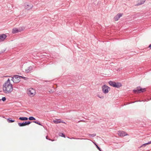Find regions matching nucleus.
<instances>
[{
    "instance_id": "nucleus-28",
    "label": "nucleus",
    "mask_w": 151,
    "mask_h": 151,
    "mask_svg": "<svg viewBox=\"0 0 151 151\" xmlns=\"http://www.w3.org/2000/svg\"><path fill=\"white\" fill-rule=\"evenodd\" d=\"M149 47H150L151 48V44L149 46Z\"/></svg>"
},
{
    "instance_id": "nucleus-20",
    "label": "nucleus",
    "mask_w": 151,
    "mask_h": 151,
    "mask_svg": "<svg viewBox=\"0 0 151 151\" xmlns=\"http://www.w3.org/2000/svg\"><path fill=\"white\" fill-rule=\"evenodd\" d=\"M59 136L65 138V135L63 133H60L59 134Z\"/></svg>"
},
{
    "instance_id": "nucleus-2",
    "label": "nucleus",
    "mask_w": 151,
    "mask_h": 151,
    "mask_svg": "<svg viewBox=\"0 0 151 151\" xmlns=\"http://www.w3.org/2000/svg\"><path fill=\"white\" fill-rule=\"evenodd\" d=\"M20 77L25 80L28 79V78H27L23 77L22 76H19L18 75H15L13 77L10 76L9 78L8 79H10V81H12L14 83H17L20 81Z\"/></svg>"
},
{
    "instance_id": "nucleus-3",
    "label": "nucleus",
    "mask_w": 151,
    "mask_h": 151,
    "mask_svg": "<svg viewBox=\"0 0 151 151\" xmlns=\"http://www.w3.org/2000/svg\"><path fill=\"white\" fill-rule=\"evenodd\" d=\"M24 29L23 27H20L19 28H14L12 30V32L15 34L23 31Z\"/></svg>"
},
{
    "instance_id": "nucleus-8",
    "label": "nucleus",
    "mask_w": 151,
    "mask_h": 151,
    "mask_svg": "<svg viewBox=\"0 0 151 151\" xmlns=\"http://www.w3.org/2000/svg\"><path fill=\"white\" fill-rule=\"evenodd\" d=\"M6 37V35L4 34L0 35V42L4 41Z\"/></svg>"
},
{
    "instance_id": "nucleus-12",
    "label": "nucleus",
    "mask_w": 151,
    "mask_h": 151,
    "mask_svg": "<svg viewBox=\"0 0 151 151\" xmlns=\"http://www.w3.org/2000/svg\"><path fill=\"white\" fill-rule=\"evenodd\" d=\"M32 69L31 67H26L25 68V71L27 73L29 72Z\"/></svg>"
},
{
    "instance_id": "nucleus-10",
    "label": "nucleus",
    "mask_w": 151,
    "mask_h": 151,
    "mask_svg": "<svg viewBox=\"0 0 151 151\" xmlns=\"http://www.w3.org/2000/svg\"><path fill=\"white\" fill-rule=\"evenodd\" d=\"M53 122L55 124H58L61 122L63 123V122L61 121V120L59 119H56L53 120Z\"/></svg>"
},
{
    "instance_id": "nucleus-16",
    "label": "nucleus",
    "mask_w": 151,
    "mask_h": 151,
    "mask_svg": "<svg viewBox=\"0 0 151 151\" xmlns=\"http://www.w3.org/2000/svg\"><path fill=\"white\" fill-rule=\"evenodd\" d=\"M109 83L110 85L111 86H112L114 87V86L115 84H116V83L115 82H112V81H110L109 82Z\"/></svg>"
},
{
    "instance_id": "nucleus-31",
    "label": "nucleus",
    "mask_w": 151,
    "mask_h": 151,
    "mask_svg": "<svg viewBox=\"0 0 151 151\" xmlns=\"http://www.w3.org/2000/svg\"><path fill=\"white\" fill-rule=\"evenodd\" d=\"M1 99H0V101H1Z\"/></svg>"
},
{
    "instance_id": "nucleus-1",
    "label": "nucleus",
    "mask_w": 151,
    "mask_h": 151,
    "mask_svg": "<svg viewBox=\"0 0 151 151\" xmlns=\"http://www.w3.org/2000/svg\"><path fill=\"white\" fill-rule=\"evenodd\" d=\"M2 89L3 92L6 94H9L13 91V85L11 83L10 79H8L7 81L4 83L2 86Z\"/></svg>"
},
{
    "instance_id": "nucleus-26",
    "label": "nucleus",
    "mask_w": 151,
    "mask_h": 151,
    "mask_svg": "<svg viewBox=\"0 0 151 151\" xmlns=\"http://www.w3.org/2000/svg\"><path fill=\"white\" fill-rule=\"evenodd\" d=\"M48 136H47L46 137V139H49V140H51V141H54V140H52V139H48Z\"/></svg>"
},
{
    "instance_id": "nucleus-18",
    "label": "nucleus",
    "mask_w": 151,
    "mask_h": 151,
    "mask_svg": "<svg viewBox=\"0 0 151 151\" xmlns=\"http://www.w3.org/2000/svg\"><path fill=\"white\" fill-rule=\"evenodd\" d=\"M7 120L9 123H12L14 122H15V120H11V118H10L7 119Z\"/></svg>"
},
{
    "instance_id": "nucleus-24",
    "label": "nucleus",
    "mask_w": 151,
    "mask_h": 151,
    "mask_svg": "<svg viewBox=\"0 0 151 151\" xmlns=\"http://www.w3.org/2000/svg\"><path fill=\"white\" fill-rule=\"evenodd\" d=\"M27 125H28L31 123V122L29 121L28 122H26Z\"/></svg>"
},
{
    "instance_id": "nucleus-14",
    "label": "nucleus",
    "mask_w": 151,
    "mask_h": 151,
    "mask_svg": "<svg viewBox=\"0 0 151 151\" xmlns=\"http://www.w3.org/2000/svg\"><path fill=\"white\" fill-rule=\"evenodd\" d=\"M122 86V84L119 83H116L114 87L117 88H119Z\"/></svg>"
},
{
    "instance_id": "nucleus-25",
    "label": "nucleus",
    "mask_w": 151,
    "mask_h": 151,
    "mask_svg": "<svg viewBox=\"0 0 151 151\" xmlns=\"http://www.w3.org/2000/svg\"><path fill=\"white\" fill-rule=\"evenodd\" d=\"M96 147H97V148L100 151H101V150L100 148L97 145H96Z\"/></svg>"
},
{
    "instance_id": "nucleus-30",
    "label": "nucleus",
    "mask_w": 151,
    "mask_h": 151,
    "mask_svg": "<svg viewBox=\"0 0 151 151\" xmlns=\"http://www.w3.org/2000/svg\"><path fill=\"white\" fill-rule=\"evenodd\" d=\"M70 139H77L76 138H70Z\"/></svg>"
},
{
    "instance_id": "nucleus-29",
    "label": "nucleus",
    "mask_w": 151,
    "mask_h": 151,
    "mask_svg": "<svg viewBox=\"0 0 151 151\" xmlns=\"http://www.w3.org/2000/svg\"><path fill=\"white\" fill-rule=\"evenodd\" d=\"M49 92H53V91H52V90H51V91H49Z\"/></svg>"
},
{
    "instance_id": "nucleus-4",
    "label": "nucleus",
    "mask_w": 151,
    "mask_h": 151,
    "mask_svg": "<svg viewBox=\"0 0 151 151\" xmlns=\"http://www.w3.org/2000/svg\"><path fill=\"white\" fill-rule=\"evenodd\" d=\"M36 93L35 90L33 88H29L27 90V93L30 96H33L35 95Z\"/></svg>"
},
{
    "instance_id": "nucleus-9",
    "label": "nucleus",
    "mask_w": 151,
    "mask_h": 151,
    "mask_svg": "<svg viewBox=\"0 0 151 151\" xmlns=\"http://www.w3.org/2000/svg\"><path fill=\"white\" fill-rule=\"evenodd\" d=\"M122 15V14H118L116 16H115L114 19L115 21H117L119 18Z\"/></svg>"
},
{
    "instance_id": "nucleus-17",
    "label": "nucleus",
    "mask_w": 151,
    "mask_h": 151,
    "mask_svg": "<svg viewBox=\"0 0 151 151\" xmlns=\"http://www.w3.org/2000/svg\"><path fill=\"white\" fill-rule=\"evenodd\" d=\"M19 119L21 120H28V118L26 117H20Z\"/></svg>"
},
{
    "instance_id": "nucleus-6",
    "label": "nucleus",
    "mask_w": 151,
    "mask_h": 151,
    "mask_svg": "<svg viewBox=\"0 0 151 151\" xmlns=\"http://www.w3.org/2000/svg\"><path fill=\"white\" fill-rule=\"evenodd\" d=\"M102 89L103 92L105 93H108L110 89V88L106 85H104L102 87Z\"/></svg>"
},
{
    "instance_id": "nucleus-19",
    "label": "nucleus",
    "mask_w": 151,
    "mask_h": 151,
    "mask_svg": "<svg viewBox=\"0 0 151 151\" xmlns=\"http://www.w3.org/2000/svg\"><path fill=\"white\" fill-rule=\"evenodd\" d=\"M29 119L30 120H35V119L32 116H31L29 117Z\"/></svg>"
},
{
    "instance_id": "nucleus-7",
    "label": "nucleus",
    "mask_w": 151,
    "mask_h": 151,
    "mask_svg": "<svg viewBox=\"0 0 151 151\" xmlns=\"http://www.w3.org/2000/svg\"><path fill=\"white\" fill-rule=\"evenodd\" d=\"M118 134L120 137H123L128 135V134L125 132L120 131L118 132Z\"/></svg>"
},
{
    "instance_id": "nucleus-27",
    "label": "nucleus",
    "mask_w": 151,
    "mask_h": 151,
    "mask_svg": "<svg viewBox=\"0 0 151 151\" xmlns=\"http://www.w3.org/2000/svg\"><path fill=\"white\" fill-rule=\"evenodd\" d=\"M97 96H98V97H99V98H103V97H104L103 96L100 97V96H99V95H98Z\"/></svg>"
},
{
    "instance_id": "nucleus-23",
    "label": "nucleus",
    "mask_w": 151,
    "mask_h": 151,
    "mask_svg": "<svg viewBox=\"0 0 151 151\" xmlns=\"http://www.w3.org/2000/svg\"><path fill=\"white\" fill-rule=\"evenodd\" d=\"M1 100H2L3 101H4L6 100V98L5 97H3L2 98Z\"/></svg>"
},
{
    "instance_id": "nucleus-22",
    "label": "nucleus",
    "mask_w": 151,
    "mask_h": 151,
    "mask_svg": "<svg viewBox=\"0 0 151 151\" xmlns=\"http://www.w3.org/2000/svg\"><path fill=\"white\" fill-rule=\"evenodd\" d=\"M151 144V141H150V142H148L147 143H146L144 144L143 145L146 146V145L149 144Z\"/></svg>"
},
{
    "instance_id": "nucleus-21",
    "label": "nucleus",
    "mask_w": 151,
    "mask_h": 151,
    "mask_svg": "<svg viewBox=\"0 0 151 151\" xmlns=\"http://www.w3.org/2000/svg\"><path fill=\"white\" fill-rule=\"evenodd\" d=\"M34 122L38 125L42 126V125L40 124V123L39 122L35 121V122Z\"/></svg>"
},
{
    "instance_id": "nucleus-13",
    "label": "nucleus",
    "mask_w": 151,
    "mask_h": 151,
    "mask_svg": "<svg viewBox=\"0 0 151 151\" xmlns=\"http://www.w3.org/2000/svg\"><path fill=\"white\" fill-rule=\"evenodd\" d=\"M33 7L32 5L31 4H27L25 6L26 8L28 9H29L32 8Z\"/></svg>"
},
{
    "instance_id": "nucleus-15",
    "label": "nucleus",
    "mask_w": 151,
    "mask_h": 151,
    "mask_svg": "<svg viewBox=\"0 0 151 151\" xmlns=\"http://www.w3.org/2000/svg\"><path fill=\"white\" fill-rule=\"evenodd\" d=\"M18 125L20 127H22L27 125L26 122L24 123H18Z\"/></svg>"
},
{
    "instance_id": "nucleus-5",
    "label": "nucleus",
    "mask_w": 151,
    "mask_h": 151,
    "mask_svg": "<svg viewBox=\"0 0 151 151\" xmlns=\"http://www.w3.org/2000/svg\"><path fill=\"white\" fill-rule=\"evenodd\" d=\"M146 91V89L145 88H141L140 87H138L136 89L133 90L134 92L136 93H139L141 92H143Z\"/></svg>"
},
{
    "instance_id": "nucleus-11",
    "label": "nucleus",
    "mask_w": 151,
    "mask_h": 151,
    "mask_svg": "<svg viewBox=\"0 0 151 151\" xmlns=\"http://www.w3.org/2000/svg\"><path fill=\"white\" fill-rule=\"evenodd\" d=\"M145 0H138V4L137 5H139L143 4L145 2Z\"/></svg>"
}]
</instances>
